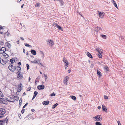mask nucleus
<instances>
[{
	"mask_svg": "<svg viewBox=\"0 0 125 125\" xmlns=\"http://www.w3.org/2000/svg\"><path fill=\"white\" fill-rule=\"evenodd\" d=\"M6 48L5 47H2L1 49L0 50V54H2L5 53L7 55V56L6 57H8V55L5 52L6 51Z\"/></svg>",
	"mask_w": 125,
	"mask_h": 125,
	"instance_id": "1",
	"label": "nucleus"
},
{
	"mask_svg": "<svg viewBox=\"0 0 125 125\" xmlns=\"http://www.w3.org/2000/svg\"><path fill=\"white\" fill-rule=\"evenodd\" d=\"M6 99L9 102H14L15 101L13 97H11L9 96L7 97Z\"/></svg>",
	"mask_w": 125,
	"mask_h": 125,
	"instance_id": "2",
	"label": "nucleus"
},
{
	"mask_svg": "<svg viewBox=\"0 0 125 125\" xmlns=\"http://www.w3.org/2000/svg\"><path fill=\"white\" fill-rule=\"evenodd\" d=\"M46 42H48L47 44L50 46H52L54 44V42L52 40H47L46 41Z\"/></svg>",
	"mask_w": 125,
	"mask_h": 125,
	"instance_id": "3",
	"label": "nucleus"
},
{
	"mask_svg": "<svg viewBox=\"0 0 125 125\" xmlns=\"http://www.w3.org/2000/svg\"><path fill=\"white\" fill-rule=\"evenodd\" d=\"M94 119L95 121H100L102 120V119L99 115H97L94 117Z\"/></svg>",
	"mask_w": 125,
	"mask_h": 125,
	"instance_id": "4",
	"label": "nucleus"
},
{
	"mask_svg": "<svg viewBox=\"0 0 125 125\" xmlns=\"http://www.w3.org/2000/svg\"><path fill=\"white\" fill-rule=\"evenodd\" d=\"M17 77L19 79L22 78L23 77V75L21 73L20 71H18L17 72Z\"/></svg>",
	"mask_w": 125,
	"mask_h": 125,
	"instance_id": "5",
	"label": "nucleus"
},
{
	"mask_svg": "<svg viewBox=\"0 0 125 125\" xmlns=\"http://www.w3.org/2000/svg\"><path fill=\"white\" fill-rule=\"evenodd\" d=\"M63 61L65 63V69H66L67 68L68 66V62L67 61L65 58H63Z\"/></svg>",
	"mask_w": 125,
	"mask_h": 125,
	"instance_id": "6",
	"label": "nucleus"
},
{
	"mask_svg": "<svg viewBox=\"0 0 125 125\" xmlns=\"http://www.w3.org/2000/svg\"><path fill=\"white\" fill-rule=\"evenodd\" d=\"M9 70L13 72L15 70V69L12 65H10L8 67Z\"/></svg>",
	"mask_w": 125,
	"mask_h": 125,
	"instance_id": "7",
	"label": "nucleus"
},
{
	"mask_svg": "<svg viewBox=\"0 0 125 125\" xmlns=\"http://www.w3.org/2000/svg\"><path fill=\"white\" fill-rule=\"evenodd\" d=\"M69 79V77L68 76H66L64 78L63 80V83H64L66 84H67L68 83V81Z\"/></svg>",
	"mask_w": 125,
	"mask_h": 125,
	"instance_id": "8",
	"label": "nucleus"
},
{
	"mask_svg": "<svg viewBox=\"0 0 125 125\" xmlns=\"http://www.w3.org/2000/svg\"><path fill=\"white\" fill-rule=\"evenodd\" d=\"M98 15L99 17L101 18H103L104 15V13L102 12H99L98 11Z\"/></svg>",
	"mask_w": 125,
	"mask_h": 125,
	"instance_id": "9",
	"label": "nucleus"
},
{
	"mask_svg": "<svg viewBox=\"0 0 125 125\" xmlns=\"http://www.w3.org/2000/svg\"><path fill=\"white\" fill-rule=\"evenodd\" d=\"M0 103L5 104H7V103L6 101L4 100V99L3 98H0Z\"/></svg>",
	"mask_w": 125,
	"mask_h": 125,
	"instance_id": "10",
	"label": "nucleus"
},
{
	"mask_svg": "<svg viewBox=\"0 0 125 125\" xmlns=\"http://www.w3.org/2000/svg\"><path fill=\"white\" fill-rule=\"evenodd\" d=\"M44 86L43 85H39L37 86V88L39 90H43L44 88Z\"/></svg>",
	"mask_w": 125,
	"mask_h": 125,
	"instance_id": "11",
	"label": "nucleus"
},
{
	"mask_svg": "<svg viewBox=\"0 0 125 125\" xmlns=\"http://www.w3.org/2000/svg\"><path fill=\"white\" fill-rule=\"evenodd\" d=\"M40 60L39 59H35V60L33 61H31V62L33 63H39L40 62Z\"/></svg>",
	"mask_w": 125,
	"mask_h": 125,
	"instance_id": "12",
	"label": "nucleus"
},
{
	"mask_svg": "<svg viewBox=\"0 0 125 125\" xmlns=\"http://www.w3.org/2000/svg\"><path fill=\"white\" fill-rule=\"evenodd\" d=\"M96 50L99 53H103V50L99 48H97Z\"/></svg>",
	"mask_w": 125,
	"mask_h": 125,
	"instance_id": "13",
	"label": "nucleus"
},
{
	"mask_svg": "<svg viewBox=\"0 0 125 125\" xmlns=\"http://www.w3.org/2000/svg\"><path fill=\"white\" fill-rule=\"evenodd\" d=\"M5 110L2 108H0V113L2 115H3L5 113Z\"/></svg>",
	"mask_w": 125,
	"mask_h": 125,
	"instance_id": "14",
	"label": "nucleus"
},
{
	"mask_svg": "<svg viewBox=\"0 0 125 125\" xmlns=\"http://www.w3.org/2000/svg\"><path fill=\"white\" fill-rule=\"evenodd\" d=\"M0 63L2 64H4L6 63V61L5 59H2L0 60Z\"/></svg>",
	"mask_w": 125,
	"mask_h": 125,
	"instance_id": "15",
	"label": "nucleus"
},
{
	"mask_svg": "<svg viewBox=\"0 0 125 125\" xmlns=\"http://www.w3.org/2000/svg\"><path fill=\"white\" fill-rule=\"evenodd\" d=\"M102 109L103 111H105V112H106L107 110V108H106L105 106L103 105L102 106Z\"/></svg>",
	"mask_w": 125,
	"mask_h": 125,
	"instance_id": "16",
	"label": "nucleus"
},
{
	"mask_svg": "<svg viewBox=\"0 0 125 125\" xmlns=\"http://www.w3.org/2000/svg\"><path fill=\"white\" fill-rule=\"evenodd\" d=\"M97 29H96L95 30V31L94 32V34H97V32H98L99 30L101 29L100 27H97Z\"/></svg>",
	"mask_w": 125,
	"mask_h": 125,
	"instance_id": "17",
	"label": "nucleus"
},
{
	"mask_svg": "<svg viewBox=\"0 0 125 125\" xmlns=\"http://www.w3.org/2000/svg\"><path fill=\"white\" fill-rule=\"evenodd\" d=\"M38 92H37V91H35L34 92V93L33 96L32 98V100H33L34 99V98L35 97L36 95L38 94Z\"/></svg>",
	"mask_w": 125,
	"mask_h": 125,
	"instance_id": "18",
	"label": "nucleus"
},
{
	"mask_svg": "<svg viewBox=\"0 0 125 125\" xmlns=\"http://www.w3.org/2000/svg\"><path fill=\"white\" fill-rule=\"evenodd\" d=\"M49 103V101H47L43 102H42V104H43V105H46L48 104Z\"/></svg>",
	"mask_w": 125,
	"mask_h": 125,
	"instance_id": "19",
	"label": "nucleus"
},
{
	"mask_svg": "<svg viewBox=\"0 0 125 125\" xmlns=\"http://www.w3.org/2000/svg\"><path fill=\"white\" fill-rule=\"evenodd\" d=\"M31 53L34 55H35L36 54V51L33 50H31Z\"/></svg>",
	"mask_w": 125,
	"mask_h": 125,
	"instance_id": "20",
	"label": "nucleus"
},
{
	"mask_svg": "<svg viewBox=\"0 0 125 125\" xmlns=\"http://www.w3.org/2000/svg\"><path fill=\"white\" fill-rule=\"evenodd\" d=\"M44 76L45 77V81L47 82L48 81L47 79L48 78V77L47 76L46 74H44Z\"/></svg>",
	"mask_w": 125,
	"mask_h": 125,
	"instance_id": "21",
	"label": "nucleus"
},
{
	"mask_svg": "<svg viewBox=\"0 0 125 125\" xmlns=\"http://www.w3.org/2000/svg\"><path fill=\"white\" fill-rule=\"evenodd\" d=\"M87 56L89 57L92 58H93L92 55L89 52H88L87 54Z\"/></svg>",
	"mask_w": 125,
	"mask_h": 125,
	"instance_id": "22",
	"label": "nucleus"
},
{
	"mask_svg": "<svg viewBox=\"0 0 125 125\" xmlns=\"http://www.w3.org/2000/svg\"><path fill=\"white\" fill-rule=\"evenodd\" d=\"M22 101V99L21 98L19 100V106L20 107L21 105V104Z\"/></svg>",
	"mask_w": 125,
	"mask_h": 125,
	"instance_id": "23",
	"label": "nucleus"
},
{
	"mask_svg": "<svg viewBox=\"0 0 125 125\" xmlns=\"http://www.w3.org/2000/svg\"><path fill=\"white\" fill-rule=\"evenodd\" d=\"M97 73L98 75H99L100 76H101L102 75L101 74V73L98 70H97Z\"/></svg>",
	"mask_w": 125,
	"mask_h": 125,
	"instance_id": "24",
	"label": "nucleus"
},
{
	"mask_svg": "<svg viewBox=\"0 0 125 125\" xmlns=\"http://www.w3.org/2000/svg\"><path fill=\"white\" fill-rule=\"evenodd\" d=\"M102 53H99L97 54V56L100 58H101L102 57V55L101 54Z\"/></svg>",
	"mask_w": 125,
	"mask_h": 125,
	"instance_id": "25",
	"label": "nucleus"
},
{
	"mask_svg": "<svg viewBox=\"0 0 125 125\" xmlns=\"http://www.w3.org/2000/svg\"><path fill=\"white\" fill-rule=\"evenodd\" d=\"M71 98L72 99H73L74 100H75L76 99V97H75V96H72Z\"/></svg>",
	"mask_w": 125,
	"mask_h": 125,
	"instance_id": "26",
	"label": "nucleus"
},
{
	"mask_svg": "<svg viewBox=\"0 0 125 125\" xmlns=\"http://www.w3.org/2000/svg\"><path fill=\"white\" fill-rule=\"evenodd\" d=\"M57 27L58 29H59V30H61L62 31H63V29L61 28V26H60L58 25L57 26Z\"/></svg>",
	"mask_w": 125,
	"mask_h": 125,
	"instance_id": "27",
	"label": "nucleus"
},
{
	"mask_svg": "<svg viewBox=\"0 0 125 125\" xmlns=\"http://www.w3.org/2000/svg\"><path fill=\"white\" fill-rule=\"evenodd\" d=\"M60 3H61V6H62L63 5L64 2L62 0H60L59 1Z\"/></svg>",
	"mask_w": 125,
	"mask_h": 125,
	"instance_id": "28",
	"label": "nucleus"
},
{
	"mask_svg": "<svg viewBox=\"0 0 125 125\" xmlns=\"http://www.w3.org/2000/svg\"><path fill=\"white\" fill-rule=\"evenodd\" d=\"M40 4L39 3H37L35 5V6L36 7H38L40 6Z\"/></svg>",
	"mask_w": 125,
	"mask_h": 125,
	"instance_id": "29",
	"label": "nucleus"
},
{
	"mask_svg": "<svg viewBox=\"0 0 125 125\" xmlns=\"http://www.w3.org/2000/svg\"><path fill=\"white\" fill-rule=\"evenodd\" d=\"M96 125H102L99 122H97L95 123Z\"/></svg>",
	"mask_w": 125,
	"mask_h": 125,
	"instance_id": "30",
	"label": "nucleus"
},
{
	"mask_svg": "<svg viewBox=\"0 0 125 125\" xmlns=\"http://www.w3.org/2000/svg\"><path fill=\"white\" fill-rule=\"evenodd\" d=\"M10 61L11 63H13L15 62V60L14 59L12 58L10 59Z\"/></svg>",
	"mask_w": 125,
	"mask_h": 125,
	"instance_id": "31",
	"label": "nucleus"
},
{
	"mask_svg": "<svg viewBox=\"0 0 125 125\" xmlns=\"http://www.w3.org/2000/svg\"><path fill=\"white\" fill-rule=\"evenodd\" d=\"M58 104L57 103L56 104H55L52 107V108H54L56 107V106L58 105Z\"/></svg>",
	"mask_w": 125,
	"mask_h": 125,
	"instance_id": "32",
	"label": "nucleus"
},
{
	"mask_svg": "<svg viewBox=\"0 0 125 125\" xmlns=\"http://www.w3.org/2000/svg\"><path fill=\"white\" fill-rule=\"evenodd\" d=\"M25 45L26 46L29 47H31V46L30 45H29L27 43H25Z\"/></svg>",
	"mask_w": 125,
	"mask_h": 125,
	"instance_id": "33",
	"label": "nucleus"
},
{
	"mask_svg": "<svg viewBox=\"0 0 125 125\" xmlns=\"http://www.w3.org/2000/svg\"><path fill=\"white\" fill-rule=\"evenodd\" d=\"M22 85V84L21 83H20V84L19 85H18V87H19V89L21 91V86Z\"/></svg>",
	"mask_w": 125,
	"mask_h": 125,
	"instance_id": "34",
	"label": "nucleus"
},
{
	"mask_svg": "<svg viewBox=\"0 0 125 125\" xmlns=\"http://www.w3.org/2000/svg\"><path fill=\"white\" fill-rule=\"evenodd\" d=\"M104 69L105 70H106L107 71H109V68L107 66H105L104 67Z\"/></svg>",
	"mask_w": 125,
	"mask_h": 125,
	"instance_id": "35",
	"label": "nucleus"
},
{
	"mask_svg": "<svg viewBox=\"0 0 125 125\" xmlns=\"http://www.w3.org/2000/svg\"><path fill=\"white\" fill-rule=\"evenodd\" d=\"M13 98L14 99V100L15 99L17 100H18L19 99V97H16L14 96H13Z\"/></svg>",
	"mask_w": 125,
	"mask_h": 125,
	"instance_id": "36",
	"label": "nucleus"
},
{
	"mask_svg": "<svg viewBox=\"0 0 125 125\" xmlns=\"http://www.w3.org/2000/svg\"><path fill=\"white\" fill-rule=\"evenodd\" d=\"M55 95V93H52V94H50V95L51 96H54Z\"/></svg>",
	"mask_w": 125,
	"mask_h": 125,
	"instance_id": "37",
	"label": "nucleus"
},
{
	"mask_svg": "<svg viewBox=\"0 0 125 125\" xmlns=\"http://www.w3.org/2000/svg\"><path fill=\"white\" fill-rule=\"evenodd\" d=\"M0 96L1 97H3V94L2 92H1V91H0Z\"/></svg>",
	"mask_w": 125,
	"mask_h": 125,
	"instance_id": "38",
	"label": "nucleus"
},
{
	"mask_svg": "<svg viewBox=\"0 0 125 125\" xmlns=\"http://www.w3.org/2000/svg\"><path fill=\"white\" fill-rule=\"evenodd\" d=\"M17 69L18 70V71H20L21 70V67L20 66H17Z\"/></svg>",
	"mask_w": 125,
	"mask_h": 125,
	"instance_id": "39",
	"label": "nucleus"
},
{
	"mask_svg": "<svg viewBox=\"0 0 125 125\" xmlns=\"http://www.w3.org/2000/svg\"><path fill=\"white\" fill-rule=\"evenodd\" d=\"M102 36L103 38L104 39H106V35H102Z\"/></svg>",
	"mask_w": 125,
	"mask_h": 125,
	"instance_id": "40",
	"label": "nucleus"
},
{
	"mask_svg": "<svg viewBox=\"0 0 125 125\" xmlns=\"http://www.w3.org/2000/svg\"><path fill=\"white\" fill-rule=\"evenodd\" d=\"M4 121H5L3 120V122H0V125H4L3 123Z\"/></svg>",
	"mask_w": 125,
	"mask_h": 125,
	"instance_id": "41",
	"label": "nucleus"
},
{
	"mask_svg": "<svg viewBox=\"0 0 125 125\" xmlns=\"http://www.w3.org/2000/svg\"><path fill=\"white\" fill-rule=\"evenodd\" d=\"M114 4L115 6L117 8H118L117 6V4L116 2L114 3Z\"/></svg>",
	"mask_w": 125,
	"mask_h": 125,
	"instance_id": "42",
	"label": "nucleus"
},
{
	"mask_svg": "<svg viewBox=\"0 0 125 125\" xmlns=\"http://www.w3.org/2000/svg\"><path fill=\"white\" fill-rule=\"evenodd\" d=\"M26 66L27 68V69L28 70L29 68V66L28 64H26Z\"/></svg>",
	"mask_w": 125,
	"mask_h": 125,
	"instance_id": "43",
	"label": "nucleus"
},
{
	"mask_svg": "<svg viewBox=\"0 0 125 125\" xmlns=\"http://www.w3.org/2000/svg\"><path fill=\"white\" fill-rule=\"evenodd\" d=\"M4 44L3 42L1 41H0V45H3Z\"/></svg>",
	"mask_w": 125,
	"mask_h": 125,
	"instance_id": "44",
	"label": "nucleus"
},
{
	"mask_svg": "<svg viewBox=\"0 0 125 125\" xmlns=\"http://www.w3.org/2000/svg\"><path fill=\"white\" fill-rule=\"evenodd\" d=\"M28 104V103H26L25 104V105H24L23 107V108H24Z\"/></svg>",
	"mask_w": 125,
	"mask_h": 125,
	"instance_id": "45",
	"label": "nucleus"
},
{
	"mask_svg": "<svg viewBox=\"0 0 125 125\" xmlns=\"http://www.w3.org/2000/svg\"><path fill=\"white\" fill-rule=\"evenodd\" d=\"M25 111V109H23L21 111V112L22 114H23L24 113V111Z\"/></svg>",
	"mask_w": 125,
	"mask_h": 125,
	"instance_id": "46",
	"label": "nucleus"
},
{
	"mask_svg": "<svg viewBox=\"0 0 125 125\" xmlns=\"http://www.w3.org/2000/svg\"><path fill=\"white\" fill-rule=\"evenodd\" d=\"M104 98L105 99H107L108 98V97L106 95H104Z\"/></svg>",
	"mask_w": 125,
	"mask_h": 125,
	"instance_id": "47",
	"label": "nucleus"
},
{
	"mask_svg": "<svg viewBox=\"0 0 125 125\" xmlns=\"http://www.w3.org/2000/svg\"><path fill=\"white\" fill-rule=\"evenodd\" d=\"M3 115H2L0 113V118H2L3 116Z\"/></svg>",
	"mask_w": 125,
	"mask_h": 125,
	"instance_id": "48",
	"label": "nucleus"
},
{
	"mask_svg": "<svg viewBox=\"0 0 125 125\" xmlns=\"http://www.w3.org/2000/svg\"><path fill=\"white\" fill-rule=\"evenodd\" d=\"M117 123H118V125H121V123L119 121H117Z\"/></svg>",
	"mask_w": 125,
	"mask_h": 125,
	"instance_id": "49",
	"label": "nucleus"
},
{
	"mask_svg": "<svg viewBox=\"0 0 125 125\" xmlns=\"http://www.w3.org/2000/svg\"><path fill=\"white\" fill-rule=\"evenodd\" d=\"M7 36H10L9 35H10V33L9 32L8 33L7 32Z\"/></svg>",
	"mask_w": 125,
	"mask_h": 125,
	"instance_id": "50",
	"label": "nucleus"
},
{
	"mask_svg": "<svg viewBox=\"0 0 125 125\" xmlns=\"http://www.w3.org/2000/svg\"><path fill=\"white\" fill-rule=\"evenodd\" d=\"M20 39H21V40L23 41L24 40L23 38L22 37H21L20 38Z\"/></svg>",
	"mask_w": 125,
	"mask_h": 125,
	"instance_id": "51",
	"label": "nucleus"
},
{
	"mask_svg": "<svg viewBox=\"0 0 125 125\" xmlns=\"http://www.w3.org/2000/svg\"><path fill=\"white\" fill-rule=\"evenodd\" d=\"M121 38L122 39H124V37L123 36H121Z\"/></svg>",
	"mask_w": 125,
	"mask_h": 125,
	"instance_id": "52",
	"label": "nucleus"
},
{
	"mask_svg": "<svg viewBox=\"0 0 125 125\" xmlns=\"http://www.w3.org/2000/svg\"><path fill=\"white\" fill-rule=\"evenodd\" d=\"M16 43L17 44H19V40L17 41H16Z\"/></svg>",
	"mask_w": 125,
	"mask_h": 125,
	"instance_id": "53",
	"label": "nucleus"
},
{
	"mask_svg": "<svg viewBox=\"0 0 125 125\" xmlns=\"http://www.w3.org/2000/svg\"><path fill=\"white\" fill-rule=\"evenodd\" d=\"M21 65V63L20 62H19L18 63V65L19 66H20Z\"/></svg>",
	"mask_w": 125,
	"mask_h": 125,
	"instance_id": "54",
	"label": "nucleus"
},
{
	"mask_svg": "<svg viewBox=\"0 0 125 125\" xmlns=\"http://www.w3.org/2000/svg\"><path fill=\"white\" fill-rule=\"evenodd\" d=\"M71 71V70L69 69L68 70V73H70Z\"/></svg>",
	"mask_w": 125,
	"mask_h": 125,
	"instance_id": "55",
	"label": "nucleus"
},
{
	"mask_svg": "<svg viewBox=\"0 0 125 125\" xmlns=\"http://www.w3.org/2000/svg\"><path fill=\"white\" fill-rule=\"evenodd\" d=\"M97 108L99 109H100L101 108V107L100 106H98V107Z\"/></svg>",
	"mask_w": 125,
	"mask_h": 125,
	"instance_id": "56",
	"label": "nucleus"
},
{
	"mask_svg": "<svg viewBox=\"0 0 125 125\" xmlns=\"http://www.w3.org/2000/svg\"><path fill=\"white\" fill-rule=\"evenodd\" d=\"M2 29V26L0 25V30L1 29Z\"/></svg>",
	"mask_w": 125,
	"mask_h": 125,
	"instance_id": "57",
	"label": "nucleus"
},
{
	"mask_svg": "<svg viewBox=\"0 0 125 125\" xmlns=\"http://www.w3.org/2000/svg\"><path fill=\"white\" fill-rule=\"evenodd\" d=\"M38 64L40 65H41L42 66V64L40 63V62H39V63H38Z\"/></svg>",
	"mask_w": 125,
	"mask_h": 125,
	"instance_id": "58",
	"label": "nucleus"
},
{
	"mask_svg": "<svg viewBox=\"0 0 125 125\" xmlns=\"http://www.w3.org/2000/svg\"><path fill=\"white\" fill-rule=\"evenodd\" d=\"M31 110V111L32 112H34L35 111L33 109H32Z\"/></svg>",
	"mask_w": 125,
	"mask_h": 125,
	"instance_id": "59",
	"label": "nucleus"
},
{
	"mask_svg": "<svg viewBox=\"0 0 125 125\" xmlns=\"http://www.w3.org/2000/svg\"><path fill=\"white\" fill-rule=\"evenodd\" d=\"M54 25H55V26H57V27L58 26V25L57 24H56V23H55V24H54Z\"/></svg>",
	"mask_w": 125,
	"mask_h": 125,
	"instance_id": "60",
	"label": "nucleus"
},
{
	"mask_svg": "<svg viewBox=\"0 0 125 125\" xmlns=\"http://www.w3.org/2000/svg\"><path fill=\"white\" fill-rule=\"evenodd\" d=\"M23 52L24 53H25V49H23Z\"/></svg>",
	"mask_w": 125,
	"mask_h": 125,
	"instance_id": "61",
	"label": "nucleus"
},
{
	"mask_svg": "<svg viewBox=\"0 0 125 125\" xmlns=\"http://www.w3.org/2000/svg\"><path fill=\"white\" fill-rule=\"evenodd\" d=\"M21 1V0H18L17 1V2L19 3Z\"/></svg>",
	"mask_w": 125,
	"mask_h": 125,
	"instance_id": "62",
	"label": "nucleus"
},
{
	"mask_svg": "<svg viewBox=\"0 0 125 125\" xmlns=\"http://www.w3.org/2000/svg\"><path fill=\"white\" fill-rule=\"evenodd\" d=\"M30 80H31V78H30V77H29V82H30Z\"/></svg>",
	"mask_w": 125,
	"mask_h": 125,
	"instance_id": "63",
	"label": "nucleus"
},
{
	"mask_svg": "<svg viewBox=\"0 0 125 125\" xmlns=\"http://www.w3.org/2000/svg\"><path fill=\"white\" fill-rule=\"evenodd\" d=\"M26 93L24 92L23 93V95H26Z\"/></svg>",
	"mask_w": 125,
	"mask_h": 125,
	"instance_id": "64",
	"label": "nucleus"
}]
</instances>
